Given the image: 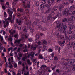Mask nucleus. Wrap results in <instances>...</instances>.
Returning a JSON list of instances; mask_svg holds the SVG:
<instances>
[{
    "label": "nucleus",
    "instance_id": "f03ea898",
    "mask_svg": "<svg viewBox=\"0 0 75 75\" xmlns=\"http://www.w3.org/2000/svg\"><path fill=\"white\" fill-rule=\"evenodd\" d=\"M64 23L62 22L60 23L59 24L56 26V28H57L58 30H60L62 28V27H63L64 25Z\"/></svg>",
    "mask_w": 75,
    "mask_h": 75
},
{
    "label": "nucleus",
    "instance_id": "ddd939ff",
    "mask_svg": "<svg viewBox=\"0 0 75 75\" xmlns=\"http://www.w3.org/2000/svg\"><path fill=\"white\" fill-rule=\"evenodd\" d=\"M73 63L70 61H69L67 63V65L68 66L71 67L73 65Z\"/></svg>",
    "mask_w": 75,
    "mask_h": 75
},
{
    "label": "nucleus",
    "instance_id": "b1692460",
    "mask_svg": "<svg viewBox=\"0 0 75 75\" xmlns=\"http://www.w3.org/2000/svg\"><path fill=\"white\" fill-rule=\"evenodd\" d=\"M36 47L32 45L31 47V49L33 50H35L36 49Z\"/></svg>",
    "mask_w": 75,
    "mask_h": 75
},
{
    "label": "nucleus",
    "instance_id": "bb28decb",
    "mask_svg": "<svg viewBox=\"0 0 75 75\" xmlns=\"http://www.w3.org/2000/svg\"><path fill=\"white\" fill-rule=\"evenodd\" d=\"M75 20V17L74 16H71L70 18V20L71 21H74V20Z\"/></svg>",
    "mask_w": 75,
    "mask_h": 75
},
{
    "label": "nucleus",
    "instance_id": "69168bd1",
    "mask_svg": "<svg viewBox=\"0 0 75 75\" xmlns=\"http://www.w3.org/2000/svg\"><path fill=\"white\" fill-rule=\"evenodd\" d=\"M58 10L60 11H62V8H59L58 9Z\"/></svg>",
    "mask_w": 75,
    "mask_h": 75
},
{
    "label": "nucleus",
    "instance_id": "9b49d317",
    "mask_svg": "<svg viewBox=\"0 0 75 75\" xmlns=\"http://www.w3.org/2000/svg\"><path fill=\"white\" fill-rule=\"evenodd\" d=\"M26 5L27 6V7L28 8H30V6H31L30 2L29 1L27 2L26 4Z\"/></svg>",
    "mask_w": 75,
    "mask_h": 75
},
{
    "label": "nucleus",
    "instance_id": "a19ab883",
    "mask_svg": "<svg viewBox=\"0 0 75 75\" xmlns=\"http://www.w3.org/2000/svg\"><path fill=\"white\" fill-rule=\"evenodd\" d=\"M40 30H41L42 31H46L47 28H42Z\"/></svg>",
    "mask_w": 75,
    "mask_h": 75
},
{
    "label": "nucleus",
    "instance_id": "4d7b16f0",
    "mask_svg": "<svg viewBox=\"0 0 75 75\" xmlns=\"http://www.w3.org/2000/svg\"><path fill=\"white\" fill-rule=\"evenodd\" d=\"M51 21H54V20H55V18H54V17H52V18L50 19Z\"/></svg>",
    "mask_w": 75,
    "mask_h": 75
},
{
    "label": "nucleus",
    "instance_id": "ea45409f",
    "mask_svg": "<svg viewBox=\"0 0 75 75\" xmlns=\"http://www.w3.org/2000/svg\"><path fill=\"white\" fill-rule=\"evenodd\" d=\"M70 61L73 63V64H74V63L75 62V59H72Z\"/></svg>",
    "mask_w": 75,
    "mask_h": 75
},
{
    "label": "nucleus",
    "instance_id": "7ed1b4c3",
    "mask_svg": "<svg viewBox=\"0 0 75 75\" xmlns=\"http://www.w3.org/2000/svg\"><path fill=\"white\" fill-rule=\"evenodd\" d=\"M71 12L69 11V9L68 8H66L64 10V14H70L71 13Z\"/></svg>",
    "mask_w": 75,
    "mask_h": 75
},
{
    "label": "nucleus",
    "instance_id": "4be33fe9",
    "mask_svg": "<svg viewBox=\"0 0 75 75\" xmlns=\"http://www.w3.org/2000/svg\"><path fill=\"white\" fill-rule=\"evenodd\" d=\"M74 24V22H73V21H70L68 23V25H72V24Z\"/></svg>",
    "mask_w": 75,
    "mask_h": 75
},
{
    "label": "nucleus",
    "instance_id": "2f4dec72",
    "mask_svg": "<svg viewBox=\"0 0 75 75\" xmlns=\"http://www.w3.org/2000/svg\"><path fill=\"white\" fill-rule=\"evenodd\" d=\"M55 34L56 36H57V37H59L60 35H59V33H56Z\"/></svg>",
    "mask_w": 75,
    "mask_h": 75
},
{
    "label": "nucleus",
    "instance_id": "c85d7f7f",
    "mask_svg": "<svg viewBox=\"0 0 75 75\" xmlns=\"http://www.w3.org/2000/svg\"><path fill=\"white\" fill-rule=\"evenodd\" d=\"M18 11L20 13H22L23 12V10H22L21 8H19L18 9Z\"/></svg>",
    "mask_w": 75,
    "mask_h": 75
},
{
    "label": "nucleus",
    "instance_id": "f704fd0d",
    "mask_svg": "<svg viewBox=\"0 0 75 75\" xmlns=\"http://www.w3.org/2000/svg\"><path fill=\"white\" fill-rule=\"evenodd\" d=\"M37 22H34L33 23V26H34V27L35 26L37 25Z\"/></svg>",
    "mask_w": 75,
    "mask_h": 75
},
{
    "label": "nucleus",
    "instance_id": "5701e85b",
    "mask_svg": "<svg viewBox=\"0 0 75 75\" xmlns=\"http://www.w3.org/2000/svg\"><path fill=\"white\" fill-rule=\"evenodd\" d=\"M27 62L29 65H31V64H32V62H30V61L29 60V59H28L27 61Z\"/></svg>",
    "mask_w": 75,
    "mask_h": 75
},
{
    "label": "nucleus",
    "instance_id": "603ef678",
    "mask_svg": "<svg viewBox=\"0 0 75 75\" xmlns=\"http://www.w3.org/2000/svg\"><path fill=\"white\" fill-rule=\"evenodd\" d=\"M68 33L69 34H72V31L71 30H69Z\"/></svg>",
    "mask_w": 75,
    "mask_h": 75
},
{
    "label": "nucleus",
    "instance_id": "79ce46f5",
    "mask_svg": "<svg viewBox=\"0 0 75 75\" xmlns=\"http://www.w3.org/2000/svg\"><path fill=\"white\" fill-rule=\"evenodd\" d=\"M63 63L64 64V65H65V66H67V65H68V63H67V62H64Z\"/></svg>",
    "mask_w": 75,
    "mask_h": 75
},
{
    "label": "nucleus",
    "instance_id": "f257e3e1",
    "mask_svg": "<svg viewBox=\"0 0 75 75\" xmlns=\"http://www.w3.org/2000/svg\"><path fill=\"white\" fill-rule=\"evenodd\" d=\"M67 28V25H64L62 27V28L60 30H58L61 33H64V32L65 33V30Z\"/></svg>",
    "mask_w": 75,
    "mask_h": 75
},
{
    "label": "nucleus",
    "instance_id": "3c124183",
    "mask_svg": "<svg viewBox=\"0 0 75 75\" xmlns=\"http://www.w3.org/2000/svg\"><path fill=\"white\" fill-rule=\"evenodd\" d=\"M35 5L37 7H38L39 6V3H38V2H37L36 3Z\"/></svg>",
    "mask_w": 75,
    "mask_h": 75
},
{
    "label": "nucleus",
    "instance_id": "774afa93",
    "mask_svg": "<svg viewBox=\"0 0 75 75\" xmlns=\"http://www.w3.org/2000/svg\"><path fill=\"white\" fill-rule=\"evenodd\" d=\"M60 38H61V39H63V38H64V36H63L62 35H61L60 36Z\"/></svg>",
    "mask_w": 75,
    "mask_h": 75
},
{
    "label": "nucleus",
    "instance_id": "09e8293b",
    "mask_svg": "<svg viewBox=\"0 0 75 75\" xmlns=\"http://www.w3.org/2000/svg\"><path fill=\"white\" fill-rule=\"evenodd\" d=\"M45 7H47V8H49V7H50V5L47 4H45Z\"/></svg>",
    "mask_w": 75,
    "mask_h": 75
},
{
    "label": "nucleus",
    "instance_id": "e433bc0d",
    "mask_svg": "<svg viewBox=\"0 0 75 75\" xmlns=\"http://www.w3.org/2000/svg\"><path fill=\"white\" fill-rule=\"evenodd\" d=\"M23 31L25 33H27V29H26V28H24Z\"/></svg>",
    "mask_w": 75,
    "mask_h": 75
},
{
    "label": "nucleus",
    "instance_id": "7c9ffc66",
    "mask_svg": "<svg viewBox=\"0 0 75 75\" xmlns=\"http://www.w3.org/2000/svg\"><path fill=\"white\" fill-rule=\"evenodd\" d=\"M14 37L15 38H18V34H15L14 36Z\"/></svg>",
    "mask_w": 75,
    "mask_h": 75
},
{
    "label": "nucleus",
    "instance_id": "423d86ee",
    "mask_svg": "<svg viewBox=\"0 0 75 75\" xmlns=\"http://www.w3.org/2000/svg\"><path fill=\"white\" fill-rule=\"evenodd\" d=\"M40 69V70L42 69L45 70L47 69H48V67H47V66L45 65H43L41 66Z\"/></svg>",
    "mask_w": 75,
    "mask_h": 75
},
{
    "label": "nucleus",
    "instance_id": "a211bd4d",
    "mask_svg": "<svg viewBox=\"0 0 75 75\" xmlns=\"http://www.w3.org/2000/svg\"><path fill=\"white\" fill-rule=\"evenodd\" d=\"M71 70L73 71H75V65L74 64L71 66Z\"/></svg>",
    "mask_w": 75,
    "mask_h": 75
},
{
    "label": "nucleus",
    "instance_id": "0e129e2a",
    "mask_svg": "<svg viewBox=\"0 0 75 75\" xmlns=\"http://www.w3.org/2000/svg\"><path fill=\"white\" fill-rule=\"evenodd\" d=\"M31 23V20H28V24H30Z\"/></svg>",
    "mask_w": 75,
    "mask_h": 75
},
{
    "label": "nucleus",
    "instance_id": "6e6552de",
    "mask_svg": "<svg viewBox=\"0 0 75 75\" xmlns=\"http://www.w3.org/2000/svg\"><path fill=\"white\" fill-rule=\"evenodd\" d=\"M58 8V6H55L52 9L53 11H55L57 10V9Z\"/></svg>",
    "mask_w": 75,
    "mask_h": 75
},
{
    "label": "nucleus",
    "instance_id": "aec40b11",
    "mask_svg": "<svg viewBox=\"0 0 75 75\" xmlns=\"http://www.w3.org/2000/svg\"><path fill=\"white\" fill-rule=\"evenodd\" d=\"M74 28V25H70L69 26V30H72Z\"/></svg>",
    "mask_w": 75,
    "mask_h": 75
},
{
    "label": "nucleus",
    "instance_id": "c03bdc74",
    "mask_svg": "<svg viewBox=\"0 0 75 75\" xmlns=\"http://www.w3.org/2000/svg\"><path fill=\"white\" fill-rule=\"evenodd\" d=\"M64 33L65 34V37L66 38H68V36L67 34L66 33V32H65Z\"/></svg>",
    "mask_w": 75,
    "mask_h": 75
},
{
    "label": "nucleus",
    "instance_id": "a878e982",
    "mask_svg": "<svg viewBox=\"0 0 75 75\" xmlns=\"http://www.w3.org/2000/svg\"><path fill=\"white\" fill-rule=\"evenodd\" d=\"M30 31L31 33H33L34 31V30L32 29L31 27L29 28Z\"/></svg>",
    "mask_w": 75,
    "mask_h": 75
},
{
    "label": "nucleus",
    "instance_id": "39448f33",
    "mask_svg": "<svg viewBox=\"0 0 75 75\" xmlns=\"http://www.w3.org/2000/svg\"><path fill=\"white\" fill-rule=\"evenodd\" d=\"M12 14H13V11H11V13L9 14V17L8 18L5 19V21H6L7 20H11L12 18Z\"/></svg>",
    "mask_w": 75,
    "mask_h": 75
},
{
    "label": "nucleus",
    "instance_id": "dca6fc26",
    "mask_svg": "<svg viewBox=\"0 0 75 75\" xmlns=\"http://www.w3.org/2000/svg\"><path fill=\"white\" fill-rule=\"evenodd\" d=\"M52 17V16L51 14H49L48 15L47 19L48 20H50V19H51Z\"/></svg>",
    "mask_w": 75,
    "mask_h": 75
},
{
    "label": "nucleus",
    "instance_id": "5fc2aeb1",
    "mask_svg": "<svg viewBox=\"0 0 75 75\" xmlns=\"http://www.w3.org/2000/svg\"><path fill=\"white\" fill-rule=\"evenodd\" d=\"M17 23L19 25H21V21L20 20L17 22Z\"/></svg>",
    "mask_w": 75,
    "mask_h": 75
},
{
    "label": "nucleus",
    "instance_id": "bf43d9fd",
    "mask_svg": "<svg viewBox=\"0 0 75 75\" xmlns=\"http://www.w3.org/2000/svg\"><path fill=\"white\" fill-rule=\"evenodd\" d=\"M2 31L3 33V35H6L5 34H6V35H7L5 31H4V30H3Z\"/></svg>",
    "mask_w": 75,
    "mask_h": 75
},
{
    "label": "nucleus",
    "instance_id": "49530a36",
    "mask_svg": "<svg viewBox=\"0 0 75 75\" xmlns=\"http://www.w3.org/2000/svg\"><path fill=\"white\" fill-rule=\"evenodd\" d=\"M28 41L29 42H31V41H33V40L32 39V38H29L28 39Z\"/></svg>",
    "mask_w": 75,
    "mask_h": 75
},
{
    "label": "nucleus",
    "instance_id": "4468645a",
    "mask_svg": "<svg viewBox=\"0 0 75 75\" xmlns=\"http://www.w3.org/2000/svg\"><path fill=\"white\" fill-rule=\"evenodd\" d=\"M69 21V20H68L67 18H65L63 19L62 20V21L63 23H65V22H68Z\"/></svg>",
    "mask_w": 75,
    "mask_h": 75
},
{
    "label": "nucleus",
    "instance_id": "0eeeda50",
    "mask_svg": "<svg viewBox=\"0 0 75 75\" xmlns=\"http://www.w3.org/2000/svg\"><path fill=\"white\" fill-rule=\"evenodd\" d=\"M74 45L73 42H71L69 43L68 45V46L69 47L72 48V47L73 46H74Z\"/></svg>",
    "mask_w": 75,
    "mask_h": 75
},
{
    "label": "nucleus",
    "instance_id": "f3484780",
    "mask_svg": "<svg viewBox=\"0 0 75 75\" xmlns=\"http://www.w3.org/2000/svg\"><path fill=\"white\" fill-rule=\"evenodd\" d=\"M18 0H14L13 1L12 4H13V6H15L16 5V4L17 3V1Z\"/></svg>",
    "mask_w": 75,
    "mask_h": 75
},
{
    "label": "nucleus",
    "instance_id": "338daca9",
    "mask_svg": "<svg viewBox=\"0 0 75 75\" xmlns=\"http://www.w3.org/2000/svg\"><path fill=\"white\" fill-rule=\"evenodd\" d=\"M72 48L73 50H74V51H75V45H74L72 47V48Z\"/></svg>",
    "mask_w": 75,
    "mask_h": 75
},
{
    "label": "nucleus",
    "instance_id": "de8ad7c7",
    "mask_svg": "<svg viewBox=\"0 0 75 75\" xmlns=\"http://www.w3.org/2000/svg\"><path fill=\"white\" fill-rule=\"evenodd\" d=\"M47 3L49 4H51V2L50 0H47Z\"/></svg>",
    "mask_w": 75,
    "mask_h": 75
},
{
    "label": "nucleus",
    "instance_id": "20e7f679",
    "mask_svg": "<svg viewBox=\"0 0 75 75\" xmlns=\"http://www.w3.org/2000/svg\"><path fill=\"white\" fill-rule=\"evenodd\" d=\"M65 41H62L58 42L59 45H60L61 47H63V46L64 45V44H65Z\"/></svg>",
    "mask_w": 75,
    "mask_h": 75
},
{
    "label": "nucleus",
    "instance_id": "e2e57ef3",
    "mask_svg": "<svg viewBox=\"0 0 75 75\" xmlns=\"http://www.w3.org/2000/svg\"><path fill=\"white\" fill-rule=\"evenodd\" d=\"M37 44L39 45H41V42L39 40Z\"/></svg>",
    "mask_w": 75,
    "mask_h": 75
},
{
    "label": "nucleus",
    "instance_id": "864d4df0",
    "mask_svg": "<svg viewBox=\"0 0 75 75\" xmlns=\"http://www.w3.org/2000/svg\"><path fill=\"white\" fill-rule=\"evenodd\" d=\"M0 38L1 39V41L2 42L3 41V36H1V35H0Z\"/></svg>",
    "mask_w": 75,
    "mask_h": 75
},
{
    "label": "nucleus",
    "instance_id": "f8f14e48",
    "mask_svg": "<svg viewBox=\"0 0 75 75\" xmlns=\"http://www.w3.org/2000/svg\"><path fill=\"white\" fill-rule=\"evenodd\" d=\"M33 65L34 66H35L36 64H37V61L36 59H34L33 60Z\"/></svg>",
    "mask_w": 75,
    "mask_h": 75
},
{
    "label": "nucleus",
    "instance_id": "4c0bfd02",
    "mask_svg": "<svg viewBox=\"0 0 75 75\" xmlns=\"http://www.w3.org/2000/svg\"><path fill=\"white\" fill-rule=\"evenodd\" d=\"M57 16L58 17H61V14L60 13H58L57 14Z\"/></svg>",
    "mask_w": 75,
    "mask_h": 75
},
{
    "label": "nucleus",
    "instance_id": "c756f323",
    "mask_svg": "<svg viewBox=\"0 0 75 75\" xmlns=\"http://www.w3.org/2000/svg\"><path fill=\"white\" fill-rule=\"evenodd\" d=\"M4 17H7V13L5 12H4Z\"/></svg>",
    "mask_w": 75,
    "mask_h": 75
},
{
    "label": "nucleus",
    "instance_id": "37998d69",
    "mask_svg": "<svg viewBox=\"0 0 75 75\" xmlns=\"http://www.w3.org/2000/svg\"><path fill=\"white\" fill-rule=\"evenodd\" d=\"M63 69L65 71V70H67V69H68V67H67V66H65L63 68Z\"/></svg>",
    "mask_w": 75,
    "mask_h": 75
},
{
    "label": "nucleus",
    "instance_id": "58836bf2",
    "mask_svg": "<svg viewBox=\"0 0 75 75\" xmlns=\"http://www.w3.org/2000/svg\"><path fill=\"white\" fill-rule=\"evenodd\" d=\"M7 12L8 13V14H11V12L10 9H8L7 10Z\"/></svg>",
    "mask_w": 75,
    "mask_h": 75
},
{
    "label": "nucleus",
    "instance_id": "473e14b6",
    "mask_svg": "<svg viewBox=\"0 0 75 75\" xmlns=\"http://www.w3.org/2000/svg\"><path fill=\"white\" fill-rule=\"evenodd\" d=\"M43 48L45 50H47V46L46 45H44L43 46Z\"/></svg>",
    "mask_w": 75,
    "mask_h": 75
},
{
    "label": "nucleus",
    "instance_id": "412c9836",
    "mask_svg": "<svg viewBox=\"0 0 75 75\" xmlns=\"http://www.w3.org/2000/svg\"><path fill=\"white\" fill-rule=\"evenodd\" d=\"M44 61L45 62H50L49 61V59H48L47 57H45L44 59Z\"/></svg>",
    "mask_w": 75,
    "mask_h": 75
},
{
    "label": "nucleus",
    "instance_id": "6ab92c4d",
    "mask_svg": "<svg viewBox=\"0 0 75 75\" xmlns=\"http://www.w3.org/2000/svg\"><path fill=\"white\" fill-rule=\"evenodd\" d=\"M9 33L11 35H12L13 34H14L16 33V31L13 30V31H11V30H10Z\"/></svg>",
    "mask_w": 75,
    "mask_h": 75
},
{
    "label": "nucleus",
    "instance_id": "9d476101",
    "mask_svg": "<svg viewBox=\"0 0 75 75\" xmlns=\"http://www.w3.org/2000/svg\"><path fill=\"white\" fill-rule=\"evenodd\" d=\"M30 57H31L32 58H34V55L35 54V53L33 52H32L30 53Z\"/></svg>",
    "mask_w": 75,
    "mask_h": 75
},
{
    "label": "nucleus",
    "instance_id": "680f3d73",
    "mask_svg": "<svg viewBox=\"0 0 75 75\" xmlns=\"http://www.w3.org/2000/svg\"><path fill=\"white\" fill-rule=\"evenodd\" d=\"M38 28H39V29H42V26H41V25H38Z\"/></svg>",
    "mask_w": 75,
    "mask_h": 75
},
{
    "label": "nucleus",
    "instance_id": "13d9d810",
    "mask_svg": "<svg viewBox=\"0 0 75 75\" xmlns=\"http://www.w3.org/2000/svg\"><path fill=\"white\" fill-rule=\"evenodd\" d=\"M28 51V50H27V49H26L23 50V52H27Z\"/></svg>",
    "mask_w": 75,
    "mask_h": 75
},
{
    "label": "nucleus",
    "instance_id": "052dcab7",
    "mask_svg": "<svg viewBox=\"0 0 75 75\" xmlns=\"http://www.w3.org/2000/svg\"><path fill=\"white\" fill-rule=\"evenodd\" d=\"M53 51V50H52V49H49L48 50V52H52Z\"/></svg>",
    "mask_w": 75,
    "mask_h": 75
},
{
    "label": "nucleus",
    "instance_id": "1a4fd4ad",
    "mask_svg": "<svg viewBox=\"0 0 75 75\" xmlns=\"http://www.w3.org/2000/svg\"><path fill=\"white\" fill-rule=\"evenodd\" d=\"M69 9V11L72 12V10H74L75 9V6L74 5H72L70 7Z\"/></svg>",
    "mask_w": 75,
    "mask_h": 75
},
{
    "label": "nucleus",
    "instance_id": "6e6d98bb",
    "mask_svg": "<svg viewBox=\"0 0 75 75\" xmlns=\"http://www.w3.org/2000/svg\"><path fill=\"white\" fill-rule=\"evenodd\" d=\"M59 6L60 7V8H63V5L61 4H59Z\"/></svg>",
    "mask_w": 75,
    "mask_h": 75
},
{
    "label": "nucleus",
    "instance_id": "cd10ccee",
    "mask_svg": "<svg viewBox=\"0 0 75 75\" xmlns=\"http://www.w3.org/2000/svg\"><path fill=\"white\" fill-rule=\"evenodd\" d=\"M62 3L64 5H66V6H68V5L69 4V3L67 2H63Z\"/></svg>",
    "mask_w": 75,
    "mask_h": 75
},
{
    "label": "nucleus",
    "instance_id": "a18cd8bd",
    "mask_svg": "<svg viewBox=\"0 0 75 75\" xmlns=\"http://www.w3.org/2000/svg\"><path fill=\"white\" fill-rule=\"evenodd\" d=\"M42 3L43 4H45L47 3V0H43L42 1Z\"/></svg>",
    "mask_w": 75,
    "mask_h": 75
},
{
    "label": "nucleus",
    "instance_id": "c9c22d12",
    "mask_svg": "<svg viewBox=\"0 0 75 75\" xmlns=\"http://www.w3.org/2000/svg\"><path fill=\"white\" fill-rule=\"evenodd\" d=\"M14 16L13 17V19L12 20H11L10 22L11 23H14Z\"/></svg>",
    "mask_w": 75,
    "mask_h": 75
},
{
    "label": "nucleus",
    "instance_id": "2eb2a0df",
    "mask_svg": "<svg viewBox=\"0 0 75 75\" xmlns=\"http://www.w3.org/2000/svg\"><path fill=\"white\" fill-rule=\"evenodd\" d=\"M52 66H54V64H52L51 65L50 68L52 69V70H54L55 69V68H56V66L55 65L53 67H52Z\"/></svg>",
    "mask_w": 75,
    "mask_h": 75
},
{
    "label": "nucleus",
    "instance_id": "8fccbe9b",
    "mask_svg": "<svg viewBox=\"0 0 75 75\" xmlns=\"http://www.w3.org/2000/svg\"><path fill=\"white\" fill-rule=\"evenodd\" d=\"M40 7H41L42 8H44V4H42L40 5Z\"/></svg>",
    "mask_w": 75,
    "mask_h": 75
},
{
    "label": "nucleus",
    "instance_id": "72a5a7b5",
    "mask_svg": "<svg viewBox=\"0 0 75 75\" xmlns=\"http://www.w3.org/2000/svg\"><path fill=\"white\" fill-rule=\"evenodd\" d=\"M39 38H40V35H36V38L37 40H38Z\"/></svg>",
    "mask_w": 75,
    "mask_h": 75
},
{
    "label": "nucleus",
    "instance_id": "393cba45",
    "mask_svg": "<svg viewBox=\"0 0 75 75\" xmlns=\"http://www.w3.org/2000/svg\"><path fill=\"white\" fill-rule=\"evenodd\" d=\"M39 59H44V57L42 55H39Z\"/></svg>",
    "mask_w": 75,
    "mask_h": 75
}]
</instances>
